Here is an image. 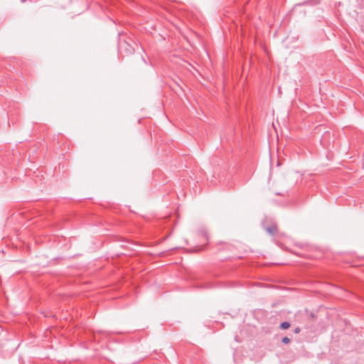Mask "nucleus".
<instances>
[{"label":"nucleus","mask_w":364,"mask_h":364,"mask_svg":"<svg viewBox=\"0 0 364 364\" xmlns=\"http://www.w3.org/2000/svg\"><path fill=\"white\" fill-rule=\"evenodd\" d=\"M282 341L283 343L288 344L290 342V339L288 337H284Z\"/></svg>","instance_id":"3"},{"label":"nucleus","mask_w":364,"mask_h":364,"mask_svg":"<svg viewBox=\"0 0 364 364\" xmlns=\"http://www.w3.org/2000/svg\"><path fill=\"white\" fill-rule=\"evenodd\" d=\"M24 1H26V0H21V2H24Z\"/></svg>","instance_id":"5"},{"label":"nucleus","mask_w":364,"mask_h":364,"mask_svg":"<svg viewBox=\"0 0 364 364\" xmlns=\"http://www.w3.org/2000/svg\"><path fill=\"white\" fill-rule=\"evenodd\" d=\"M265 230L271 235H275L277 231H278V228L277 227V225H272L270 226H268V227H266L265 228Z\"/></svg>","instance_id":"1"},{"label":"nucleus","mask_w":364,"mask_h":364,"mask_svg":"<svg viewBox=\"0 0 364 364\" xmlns=\"http://www.w3.org/2000/svg\"><path fill=\"white\" fill-rule=\"evenodd\" d=\"M294 332H295L296 333H299V332H300V328H295Z\"/></svg>","instance_id":"4"},{"label":"nucleus","mask_w":364,"mask_h":364,"mask_svg":"<svg viewBox=\"0 0 364 364\" xmlns=\"http://www.w3.org/2000/svg\"><path fill=\"white\" fill-rule=\"evenodd\" d=\"M291 324L288 321H284V322H282L281 324H280V328L282 329H287L290 327Z\"/></svg>","instance_id":"2"}]
</instances>
